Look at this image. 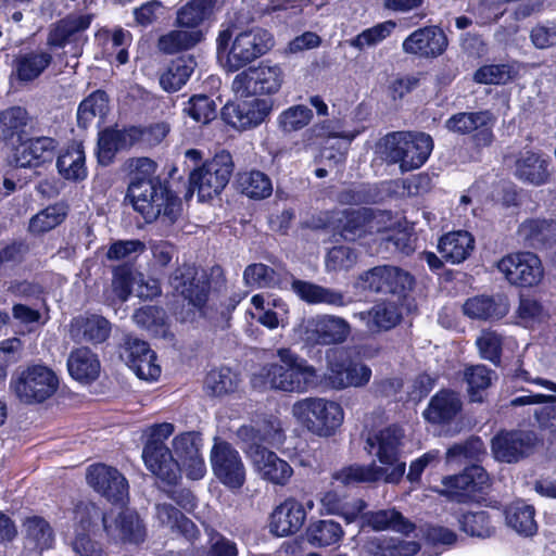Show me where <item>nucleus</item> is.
I'll return each instance as SVG.
<instances>
[{
	"mask_svg": "<svg viewBox=\"0 0 556 556\" xmlns=\"http://www.w3.org/2000/svg\"><path fill=\"white\" fill-rule=\"evenodd\" d=\"M274 108L271 99L253 98L240 102H227L220 110L222 119L237 130L260 126Z\"/></svg>",
	"mask_w": 556,
	"mask_h": 556,
	"instance_id": "nucleus-21",
	"label": "nucleus"
},
{
	"mask_svg": "<svg viewBox=\"0 0 556 556\" xmlns=\"http://www.w3.org/2000/svg\"><path fill=\"white\" fill-rule=\"evenodd\" d=\"M210 464L216 480L230 491H238L247 482V468L239 451L227 440L214 438Z\"/></svg>",
	"mask_w": 556,
	"mask_h": 556,
	"instance_id": "nucleus-12",
	"label": "nucleus"
},
{
	"mask_svg": "<svg viewBox=\"0 0 556 556\" xmlns=\"http://www.w3.org/2000/svg\"><path fill=\"white\" fill-rule=\"evenodd\" d=\"M274 46L273 35L264 28L239 29L230 24L216 38L217 58L230 72H237L266 54Z\"/></svg>",
	"mask_w": 556,
	"mask_h": 556,
	"instance_id": "nucleus-3",
	"label": "nucleus"
},
{
	"mask_svg": "<svg viewBox=\"0 0 556 556\" xmlns=\"http://www.w3.org/2000/svg\"><path fill=\"white\" fill-rule=\"evenodd\" d=\"M371 546L379 556H413L419 551V544L415 541L389 536L376 538Z\"/></svg>",
	"mask_w": 556,
	"mask_h": 556,
	"instance_id": "nucleus-61",
	"label": "nucleus"
},
{
	"mask_svg": "<svg viewBox=\"0 0 556 556\" xmlns=\"http://www.w3.org/2000/svg\"><path fill=\"white\" fill-rule=\"evenodd\" d=\"M184 113L195 123L207 125L217 117V104L207 94H192L185 103Z\"/></svg>",
	"mask_w": 556,
	"mask_h": 556,
	"instance_id": "nucleus-57",
	"label": "nucleus"
},
{
	"mask_svg": "<svg viewBox=\"0 0 556 556\" xmlns=\"http://www.w3.org/2000/svg\"><path fill=\"white\" fill-rule=\"evenodd\" d=\"M518 76V70L509 63L484 64L473 73L479 85H506Z\"/></svg>",
	"mask_w": 556,
	"mask_h": 556,
	"instance_id": "nucleus-56",
	"label": "nucleus"
},
{
	"mask_svg": "<svg viewBox=\"0 0 556 556\" xmlns=\"http://www.w3.org/2000/svg\"><path fill=\"white\" fill-rule=\"evenodd\" d=\"M218 0H189L176 11L177 28L202 30L203 23L213 15Z\"/></svg>",
	"mask_w": 556,
	"mask_h": 556,
	"instance_id": "nucleus-42",
	"label": "nucleus"
},
{
	"mask_svg": "<svg viewBox=\"0 0 556 556\" xmlns=\"http://www.w3.org/2000/svg\"><path fill=\"white\" fill-rule=\"evenodd\" d=\"M497 269L511 286L520 288L534 287L544 276L542 262L532 252L509 253L498 261Z\"/></svg>",
	"mask_w": 556,
	"mask_h": 556,
	"instance_id": "nucleus-19",
	"label": "nucleus"
},
{
	"mask_svg": "<svg viewBox=\"0 0 556 556\" xmlns=\"http://www.w3.org/2000/svg\"><path fill=\"white\" fill-rule=\"evenodd\" d=\"M56 168L65 180L81 181L87 177L85 154L81 150L65 151L56 157Z\"/></svg>",
	"mask_w": 556,
	"mask_h": 556,
	"instance_id": "nucleus-58",
	"label": "nucleus"
},
{
	"mask_svg": "<svg viewBox=\"0 0 556 556\" xmlns=\"http://www.w3.org/2000/svg\"><path fill=\"white\" fill-rule=\"evenodd\" d=\"M494 116L489 110L476 112H458L445 121V128L457 135L471 134V140L476 148L491 147L495 136L493 132Z\"/></svg>",
	"mask_w": 556,
	"mask_h": 556,
	"instance_id": "nucleus-18",
	"label": "nucleus"
},
{
	"mask_svg": "<svg viewBox=\"0 0 556 556\" xmlns=\"http://www.w3.org/2000/svg\"><path fill=\"white\" fill-rule=\"evenodd\" d=\"M433 149V140L426 132L393 131L383 139L384 160L399 164L402 172L421 167Z\"/></svg>",
	"mask_w": 556,
	"mask_h": 556,
	"instance_id": "nucleus-7",
	"label": "nucleus"
},
{
	"mask_svg": "<svg viewBox=\"0 0 556 556\" xmlns=\"http://www.w3.org/2000/svg\"><path fill=\"white\" fill-rule=\"evenodd\" d=\"M50 52L31 50L18 54L13 61V73L20 83H29L38 78L52 63Z\"/></svg>",
	"mask_w": 556,
	"mask_h": 556,
	"instance_id": "nucleus-43",
	"label": "nucleus"
},
{
	"mask_svg": "<svg viewBox=\"0 0 556 556\" xmlns=\"http://www.w3.org/2000/svg\"><path fill=\"white\" fill-rule=\"evenodd\" d=\"M108 536L124 544L140 545L146 541L147 528L135 509L122 508L118 513L110 510L104 525Z\"/></svg>",
	"mask_w": 556,
	"mask_h": 556,
	"instance_id": "nucleus-25",
	"label": "nucleus"
},
{
	"mask_svg": "<svg viewBox=\"0 0 556 556\" xmlns=\"http://www.w3.org/2000/svg\"><path fill=\"white\" fill-rule=\"evenodd\" d=\"M325 363V371L318 374L316 388L342 391L348 388L365 387L371 378V369L359 363L349 346L327 349Z\"/></svg>",
	"mask_w": 556,
	"mask_h": 556,
	"instance_id": "nucleus-5",
	"label": "nucleus"
},
{
	"mask_svg": "<svg viewBox=\"0 0 556 556\" xmlns=\"http://www.w3.org/2000/svg\"><path fill=\"white\" fill-rule=\"evenodd\" d=\"M156 163L149 157H139L129 176L125 200L144 223L152 224L159 218L173 225L179 218L182 203L167 178L155 176Z\"/></svg>",
	"mask_w": 556,
	"mask_h": 556,
	"instance_id": "nucleus-1",
	"label": "nucleus"
},
{
	"mask_svg": "<svg viewBox=\"0 0 556 556\" xmlns=\"http://www.w3.org/2000/svg\"><path fill=\"white\" fill-rule=\"evenodd\" d=\"M73 514L75 532H92L100 522L104 529L109 511H103L93 502L79 501Z\"/></svg>",
	"mask_w": 556,
	"mask_h": 556,
	"instance_id": "nucleus-50",
	"label": "nucleus"
},
{
	"mask_svg": "<svg viewBox=\"0 0 556 556\" xmlns=\"http://www.w3.org/2000/svg\"><path fill=\"white\" fill-rule=\"evenodd\" d=\"M387 469L377 466L375 463L369 465L352 464L337 470L332 475V479L339 481L343 485L355 483H371L384 480Z\"/></svg>",
	"mask_w": 556,
	"mask_h": 556,
	"instance_id": "nucleus-49",
	"label": "nucleus"
},
{
	"mask_svg": "<svg viewBox=\"0 0 556 556\" xmlns=\"http://www.w3.org/2000/svg\"><path fill=\"white\" fill-rule=\"evenodd\" d=\"M321 509L328 515L342 517L346 523L354 522L367 503L362 498H351L337 490L326 491L320 498Z\"/></svg>",
	"mask_w": 556,
	"mask_h": 556,
	"instance_id": "nucleus-38",
	"label": "nucleus"
},
{
	"mask_svg": "<svg viewBox=\"0 0 556 556\" xmlns=\"http://www.w3.org/2000/svg\"><path fill=\"white\" fill-rule=\"evenodd\" d=\"M313 111L304 104H293L282 110L277 117L278 129L283 134H293L307 127L313 121Z\"/></svg>",
	"mask_w": 556,
	"mask_h": 556,
	"instance_id": "nucleus-55",
	"label": "nucleus"
},
{
	"mask_svg": "<svg viewBox=\"0 0 556 556\" xmlns=\"http://www.w3.org/2000/svg\"><path fill=\"white\" fill-rule=\"evenodd\" d=\"M243 280L249 287L280 288V275L270 266L263 263L248 265L243 271Z\"/></svg>",
	"mask_w": 556,
	"mask_h": 556,
	"instance_id": "nucleus-60",
	"label": "nucleus"
},
{
	"mask_svg": "<svg viewBox=\"0 0 556 556\" xmlns=\"http://www.w3.org/2000/svg\"><path fill=\"white\" fill-rule=\"evenodd\" d=\"M279 362L268 363L253 376L254 386L287 393L316 389L318 370L290 348L277 350Z\"/></svg>",
	"mask_w": 556,
	"mask_h": 556,
	"instance_id": "nucleus-2",
	"label": "nucleus"
},
{
	"mask_svg": "<svg viewBox=\"0 0 556 556\" xmlns=\"http://www.w3.org/2000/svg\"><path fill=\"white\" fill-rule=\"evenodd\" d=\"M135 283V267L130 262H124L112 268V289L115 295L127 301L132 293Z\"/></svg>",
	"mask_w": 556,
	"mask_h": 556,
	"instance_id": "nucleus-64",
	"label": "nucleus"
},
{
	"mask_svg": "<svg viewBox=\"0 0 556 556\" xmlns=\"http://www.w3.org/2000/svg\"><path fill=\"white\" fill-rule=\"evenodd\" d=\"M486 508H495L502 514V526L506 523L519 535L531 538L538 533V523L535 521V508L526 504L523 501H516L508 505L498 500H490L485 504Z\"/></svg>",
	"mask_w": 556,
	"mask_h": 556,
	"instance_id": "nucleus-30",
	"label": "nucleus"
},
{
	"mask_svg": "<svg viewBox=\"0 0 556 556\" xmlns=\"http://www.w3.org/2000/svg\"><path fill=\"white\" fill-rule=\"evenodd\" d=\"M135 323L155 337L164 338L168 332L166 312L157 305H144L134 313Z\"/></svg>",
	"mask_w": 556,
	"mask_h": 556,
	"instance_id": "nucleus-54",
	"label": "nucleus"
},
{
	"mask_svg": "<svg viewBox=\"0 0 556 556\" xmlns=\"http://www.w3.org/2000/svg\"><path fill=\"white\" fill-rule=\"evenodd\" d=\"M476 345L481 358L500 366L503 354V338L494 330H483L477 338Z\"/></svg>",
	"mask_w": 556,
	"mask_h": 556,
	"instance_id": "nucleus-63",
	"label": "nucleus"
},
{
	"mask_svg": "<svg viewBox=\"0 0 556 556\" xmlns=\"http://www.w3.org/2000/svg\"><path fill=\"white\" fill-rule=\"evenodd\" d=\"M238 383V375L227 366L211 369L204 379V388L207 394L217 397L236 392Z\"/></svg>",
	"mask_w": 556,
	"mask_h": 556,
	"instance_id": "nucleus-53",
	"label": "nucleus"
},
{
	"mask_svg": "<svg viewBox=\"0 0 556 556\" xmlns=\"http://www.w3.org/2000/svg\"><path fill=\"white\" fill-rule=\"evenodd\" d=\"M342 526L328 519H319L308 525L305 531L306 541L314 547H328L337 545L343 539Z\"/></svg>",
	"mask_w": 556,
	"mask_h": 556,
	"instance_id": "nucleus-48",
	"label": "nucleus"
},
{
	"mask_svg": "<svg viewBox=\"0 0 556 556\" xmlns=\"http://www.w3.org/2000/svg\"><path fill=\"white\" fill-rule=\"evenodd\" d=\"M233 170L232 155L223 149L190 172L189 187L192 191L197 190L199 201L213 200L225 190Z\"/></svg>",
	"mask_w": 556,
	"mask_h": 556,
	"instance_id": "nucleus-9",
	"label": "nucleus"
},
{
	"mask_svg": "<svg viewBox=\"0 0 556 556\" xmlns=\"http://www.w3.org/2000/svg\"><path fill=\"white\" fill-rule=\"evenodd\" d=\"M174 431L170 422L152 425L147 431L141 455L146 468L168 486H176L181 480L180 463L166 444Z\"/></svg>",
	"mask_w": 556,
	"mask_h": 556,
	"instance_id": "nucleus-6",
	"label": "nucleus"
},
{
	"mask_svg": "<svg viewBox=\"0 0 556 556\" xmlns=\"http://www.w3.org/2000/svg\"><path fill=\"white\" fill-rule=\"evenodd\" d=\"M464 314L470 319L495 321L505 317L508 306L497 302L492 295H475L468 298L463 305Z\"/></svg>",
	"mask_w": 556,
	"mask_h": 556,
	"instance_id": "nucleus-45",
	"label": "nucleus"
},
{
	"mask_svg": "<svg viewBox=\"0 0 556 556\" xmlns=\"http://www.w3.org/2000/svg\"><path fill=\"white\" fill-rule=\"evenodd\" d=\"M67 369L73 379L84 383H90L100 375V361L98 355L89 348L74 349L67 358Z\"/></svg>",
	"mask_w": 556,
	"mask_h": 556,
	"instance_id": "nucleus-41",
	"label": "nucleus"
},
{
	"mask_svg": "<svg viewBox=\"0 0 556 556\" xmlns=\"http://www.w3.org/2000/svg\"><path fill=\"white\" fill-rule=\"evenodd\" d=\"M94 40L108 59L114 56L119 65L129 61L128 48L132 41V35L129 30L121 26L114 29L102 27L96 33Z\"/></svg>",
	"mask_w": 556,
	"mask_h": 556,
	"instance_id": "nucleus-36",
	"label": "nucleus"
},
{
	"mask_svg": "<svg viewBox=\"0 0 556 556\" xmlns=\"http://www.w3.org/2000/svg\"><path fill=\"white\" fill-rule=\"evenodd\" d=\"M28 114L24 108L11 106L0 112V138L4 141L23 140Z\"/></svg>",
	"mask_w": 556,
	"mask_h": 556,
	"instance_id": "nucleus-51",
	"label": "nucleus"
},
{
	"mask_svg": "<svg viewBox=\"0 0 556 556\" xmlns=\"http://www.w3.org/2000/svg\"><path fill=\"white\" fill-rule=\"evenodd\" d=\"M293 415L312 433L328 438L342 426L344 410L331 400L306 397L294 403Z\"/></svg>",
	"mask_w": 556,
	"mask_h": 556,
	"instance_id": "nucleus-10",
	"label": "nucleus"
},
{
	"mask_svg": "<svg viewBox=\"0 0 556 556\" xmlns=\"http://www.w3.org/2000/svg\"><path fill=\"white\" fill-rule=\"evenodd\" d=\"M306 516V509L300 501L287 497L271 511L269 531L278 538L295 534L302 529Z\"/></svg>",
	"mask_w": 556,
	"mask_h": 556,
	"instance_id": "nucleus-31",
	"label": "nucleus"
},
{
	"mask_svg": "<svg viewBox=\"0 0 556 556\" xmlns=\"http://www.w3.org/2000/svg\"><path fill=\"white\" fill-rule=\"evenodd\" d=\"M492 370L485 365H471L464 370V379L468 386V395L471 402L482 403V391L491 386Z\"/></svg>",
	"mask_w": 556,
	"mask_h": 556,
	"instance_id": "nucleus-59",
	"label": "nucleus"
},
{
	"mask_svg": "<svg viewBox=\"0 0 556 556\" xmlns=\"http://www.w3.org/2000/svg\"><path fill=\"white\" fill-rule=\"evenodd\" d=\"M468 509L459 507L452 513L458 530L469 538L488 540L495 538L502 529V514L495 508Z\"/></svg>",
	"mask_w": 556,
	"mask_h": 556,
	"instance_id": "nucleus-20",
	"label": "nucleus"
},
{
	"mask_svg": "<svg viewBox=\"0 0 556 556\" xmlns=\"http://www.w3.org/2000/svg\"><path fill=\"white\" fill-rule=\"evenodd\" d=\"M540 439L535 431L527 429H500L491 439L490 447L495 460L517 464L533 455Z\"/></svg>",
	"mask_w": 556,
	"mask_h": 556,
	"instance_id": "nucleus-14",
	"label": "nucleus"
},
{
	"mask_svg": "<svg viewBox=\"0 0 556 556\" xmlns=\"http://www.w3.org/2000/svg\"><path fill=\"white\" fill-rule=\"evenodd\" d=\"M70 206L65 202L49 204L43 210L31 216L27 231L35 236H42L60 226L67 217Z\"/></svg>",
	"mask_w": 556,
	"mask_h": 556,
	"instance_id": "nucleus-47",
	"label": "nucleus"
},
{
	"mask_svg": "<svg viewBox=\"0 0 556 556\" xmlns=\"http://www.w3.org/2000/svg\"><path fill=\"white\" fill-rule=\"evenodd\" d=\"M175 292L182 299L187 308L175 312L176 319L181 323L193 321L198 314L202 315L207 306L211 294V280L199 275L194 266H178L169 277Z\"/></svg>",
	"mask_w": 556,
	"mask_h": 556,
	"instance_id": "nucleus-8",
	"label": "nucleus"
},
{
	"mask_svg": "<svg viewBox=\"0 0 556 556\" xmlns=\"http://www.w3.org/2000/svg\"><path fill=\"white\" fill-rule=\"evenodd\" d=\"M86 479L97 493L112 503H124L128 498V480L113 466L103 463L92 464L87 469Z\"/></svg>",
	"mask_w": 556,
	"mask_h": 556,
	"instance_id": "nucleus-24",
	"label": "nucleus"
},
{
	"mask_svg": "<svg viewBox=\"0 0 556 556\" xmlns=\"http://www.w3.org/2000/svg\"><path fill=\"white\" fill-rule=\"evenodd\" d=\"M59 142L47 136L31 137L22 140L15 148L16 166L38 168L51 164L56 155Z\"/></svg>",
	"mask_w": 556,
	"mask_h": 556,
	"instance_id": "nucleus-29",
	"label": "nucleus"
},
{
	"mask_svg": "<svg viewBox=\"0 0 556 556\" xmlns=\"http://www.w3.org/2000/svg\"><path fill=\"white\" fill-rule=\"evenodd\" d=\"M523 243L535 250L551 249L556 245V219L530 217L518 227Z\"/></svg>",
	"mask_w": 556,
	"mask_h": 556,
	"instance_id": "nucleus-34",
	"label": "nucleus"
},
{
	"mask_svg": "<svg viewBox=\"0 0 556 556\" xmlns=\"http://www.w3.org/2000/svg\"><path fill=\"white\" fill-rule=\"evenodd\" d=\"M442 485L440 494L458 504L482 505L483 502L486 504L491 500L486 498L491 479L480 465H470L459 473L443 477Z\"/></svg>",
	"mask_w": 556,
	"mask_h": 556,
	"instance_id": "nucleus-11",
	"label": "nucleus"
},
{
	"mask_svg": "<svg viewBox=\"0 0 556 556\" xmlns=\"http://www.w3.org/2000/svg\"><path fill=\"white\" fill-rule=\"evenodd\" d=\"M204 40L203 30L176 28L161 35L157 39V49L164 54H175L188 51Z\"/></svg>",
	"mask_w": 556,
	"mask_h": 556,
	"instance_id": "nucleus-46",
	"label": "nucleus"
},
{
	"mask_svg": "<svg viewBox=\"0 0 556 556\" xmlns=\"http://www.w3.org/2000/svg\"><path fill=\"white\" fill-rule=\"evenodd\" d=\"M156 509L159 518L172 532L182 536L190 544H194L200 539L201 531L198 526L177 507L163 503L159 504Z\"/></svg>",
	"mask_w": 556,
	"mask_h": 556,
	"instance_id": "nucleus-44",
	"label": "nucleus"
},
{
	"mask_svg": "<svg viewBox=\"0 0 556 556\" xmlns=\"http://www.w3.org/2000/svg\"><path fill=\"white\" fill-rule=\"evenodd\" d=\"M195 66L197 61L193 55L182 54L173 59L160 75L161 88L168 93L180 90L190 79Z\"/></svg>",
	"mask_w": 556,
	"mask_h": 556,
	"instance_id": "nucleus-39",
	"label": "nucleus"
},
{
	"mask_svg": "<svg viewBox=\"0 0 556 556\" xmlns=\"http://www.w3.org/2000/svg\"><path fill=\"white\" fill-rule=\"evenodd\" d=\"M459 394L452 389L439 390L429 401L422 415L432 425H448L462 412Z\"/></svg>",
	"mask_w": 556,
	"mask_h": 556,
	"instance_id": "nucleus-33",
	"label": "nucleus"
},
{
	"mask_svg": "<svg viewBox=\"0 0 556 556\" xmlns=\"http://www.w3.org/2000/svg\"><path fill=\"white\" fill-rule=\"evenodd\" d=\"M26 539L34 543V548L40 552L53 547L55 536L54 531L43 517L28 516L23 521Z\"/></svg>",
	"mask_w": 556,
	"mask_h": 556,
	"instance_id": "nucleus-52",
	"label": "nucleus"
},
{
	"mask_svg": "<svg viewBox=\"0 0 556 556\" xmlns=\"http://www.w3.org/2000/svg\"><path fill=\"white\" fill-rule=\"evenodd\" d=\"M137 147L134 125H124L122 128L117 124L106 126L98 132L96 155L98 163L102 166H109L115 162L119 152H128Z\"/></svg>",
	"mask_w": 556,
	"mask_h": 556,
	"instance_id": "nucleus-26",
	"label": "nucleus"
},
{
	"mask_svg": "<svg viewBox=\"0 0 556 556\" xmlns=\"http://www.w3.org/2000/svg\"><path fill=\"white\" fill-rule=\"evenodd\" d=\"M351 332V325L345 318L330 314L312 316L303 326L304 340L311 346H342Z\"/></svg>",
	"mask_w": 556,
	"mask_h": 556,
	"instance_id": "nucleus-17",
	"label": "nucleus"
},
{
	"mask_svg": "<svg viewBox=\"0 0 556 556\" xmlns=\"http://www.w3.org/2000/svg\"><path fill=\"white\" fill-rule=\"evenodd\" d=\"M552 160L542 151L526 149L515 160L514 175L523 184L540 187L548 184L552 178Z\"/></svg>",
	"mask_w": 556,
	"mask_h": 556,
	"instance_id": "nucleus-28",
	"label": "nucleus"
},
{
	"mask_svg": "<svg viewBox=\"0 0 556 556\" xmlns=\"http://www.w3.org/2000/svg\"><path fill=\"white\" fill-rule=\"evenodd\" d=\"M415 278L402 268L381 265L359 275L357 286L364 291L391 294L404 299L413 289Z\"/></svg>",
	"mask_w": 556,
	"mask_h": 556,
	"instance_id": "nucleus-15",
	"label": "nucleus"
},
{
	"mask_svg": "<svg viewBox=\"0 0 556 556\" xmlns=\"http://www.w3.org/2000/svg\"><path fill=\"white\" fill-rule=\"evenodd\" d=\"M366 443L370 447H377L376 457L380 464L384 466H392L391 471H387L384 482L399 484L406 470V464L400 462V445L401 437L394 427H386L372 437H369Z\"/></svg>",
	"mask_w": 556,
	"mask_h": 556,
	"instance_id": "nucleus-23",
	"label": "nucleus"
},
{
	"mask_svg": "<svg viewBox=\"0 0 556 556\" xmlns=\"http://www.w3.org/2000/svg\"><path fill=\"white\" fill-rule=\"evenodd\" d=\"M285 80L282 68L268 62H261L256 67H249L239 73L233 79V88L241 96H273L276 94Z\"/></svg>",
	"mask_w": 556,
	"mask_h": 556,
	"instance_id": "nucleus-16",
	"label": "nucleus"
},
{
	"mask_svg": "<svg viewBox=\"0 0 556 556\" xmlns=\"http://www.w3.org/2000/svg\"><path fill=\"white\" fill-rule=\"evenodd\" d=\"M92 15H68L58 21L49 30L47 43L51 49L71 46L73 56H79L87 42L86 30L90 27Z\"/></svg>",
	"mask_w": 556,
	"mask_h": 556,
	"instance_id": "nucleus-22",
	"label": "nucleus"
},
{
	"mask_svg": "<svg viewBox=\"0 0 556 556\" xmlns=\"http://www.w3.org/2000/svg\"><path fill=\"white\" fill-rule=\"evenodd\" d=\"M30 253V245L24 238H14L0 244V269L21 266Z\"/></svg>",
	"mask_w": 556,
	"mask_h": 556,
	"instance_id": "nucleus-62",
	"label": "nucleus"
},
{
	"mask_svg": "<svg viewBox=\"0 0 556 556\" xmlns=\"http://www.w3.org/2000/svg\"><path fill=\"white\" fill-rule=\"evenodd\" d=\"M448 46L444 30L438 25L419 27L403 41L402 49L406 54L420 59H435L442 55Z\"/></svg>",
	"mask_w": 556,
	"mask_h": 556,
	"instance_id": "nucleus-27",
	"label": "nucleus"
},
{
	"mask_svg": "<svg viewBox=\"0 0 556 556\" xmlns=\"http://www.w3.org/2000/svg\"><path fill=\"white\" fill-rule=\"evenodd\" d=\"M367 206L344 208L337 213L338 237L348 242L367 238Z\"/></svg>",
	"mask_w": 556,
	"mask_h": 556,
	"instance_id": "nucleus-40",
	"label": "nucleus"
},
{
	"mask_svg": "<svg viewBox=\"0 0 556 556\" xmlns=\"http://www.w3.org/2000/svg\"><path fill=\"white\" fill-rule=\"evenodd\" d=\"M235 188L253 201L268 199L274 190L270 177L256 168L239 170L235 177Z\"/></svg>",
	"mask_w": 556,
	"mask_h": 556,
	"instance_id": "nucleus-37",
	"label": "nucleus"
},
{
	"mask_svg": "<svg viewBox=\"0 0 556 556\" xmlns=\"http://www.w3.org/2000/svg\"><path fill=\"white\" fill-rule=\"evenodd\" d=\"M71 338L78 343H103L111 333L110 321L100 315H79L71 321Z\"/></svg>",
	"mask_w": 556,
	"mask_h": 556,
	"instance_id": "nucleus-35",
	"label": "nucleus"
},
{
	"mask_svg": "<svg viewBox=\"0 0 556 556\" xmlns=\"http://www.w3.org/2000/svg\"><path fill=\"white\" fill-rule=\"evenodd\" d=\"M241 448L251 459L260 477L275 485H286L290 481L293 469L267 446V435L251 425H242L237 430Z\"/></svg>",
	"mask_w": 556,
	"mask_h": 556,
	"instance_id": "nucleus-4",
	"label": "nucleus"
},
{
	"mask_svg": "<svg viewBox=\"0 0 556 556\" xmlns=\"http://www.w3.org/2000/svg\"><path fill=\"white\" fill-rule=\"evenodd\" d=\"M476 248V239L465 229L443 233L437 244L442 258L450 264L458 265L467 261Z\"/></svg>",
	"mask_w": 556,
	"mask_h": 556,
	"instance_id": "nucleus-32",
	"label": "nucleus"
},
{
	"mask_svg": "<svg viewBox=\"0 0 556 556\" xmlns=\"http://www.w3.org/2000/svg\"><path fill=\"white\" fill-rule=\"evenodd\" d=\"M11 388L22 403L40 404L59 389V377L45 365H30L11 380Z\"/></svg>",
	"mask_w": 556,
	"mask_h": 556,
	"instance_id": "nucleus-13",
	"label": "nucleus"
}]
</instances>
